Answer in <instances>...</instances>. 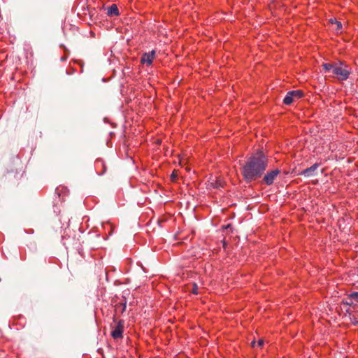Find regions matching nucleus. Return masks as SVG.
<instances>
[{
	"label": "nucleus",
	"instance_id": "nucleus-9",
	"mask_svg": "<svg viewBox=\"0 0 358 358\" xmlns=\"http://www.w3.org/2000/svg\"><path fill=\"white\" fill-rule=\"evenodd\" d=\"M107 15L108 16H118L120 15L118 8L116 4H112L108 8Z\"/></svg>",
	"mask_w": 358,
	"mask_h": 358
},
{
	"label": "nucleus",
	"instance_id": "nucleus-18",
	"mask_svg": "<svg viewBox=\"0 0 358 358\" xmlns=\"http://www.w3.org/2000/svg\"><path fill=\"white\" fill-rule=\"evenodd\" d=\"M346 304L347 305H352V301H346Z\"/></svg>",
	"mask_w": 358,
	"mask_h": 358
},
{
	"label": "nucleus",
	"instance_id": "nucleus-20",
	"mask_svg": "<svg viewBox=\"0 0 358 358\" xmlns=\"http://www.w3.org/2000/svg\"><path fill=\"white\" fill-rule=\"evenodd\" d=\"M251 345H252V346H253V347H254V346L255 345V341H252V342L251 343Z\"/></svg>",
	"mask_w": 358,
	"mask_h": 358
},
{
	"label": "nucleus",
	"instance_id": "nucleus-7",
	"mask_svg": "<svg viewBox=\"0 0 358 358\" xmlns=\"http://www.w3.org/2000/svg\"><path fill=\"white\" fill-rule=\"evenodd\" d=\"M69 192L68 188L64 185H59L55 189V193L62 201H64V198L69 194Z\"/></svg>",
	"mask_w": 358,
	"mask_h": 358
},
{
	"label": "nucleus",
	"instance_id": "nucleus-11",
	"mask_svg": "<svg viewBox=\"0 0 358 358\" xmlns=\"http://www.w3.org/2000/svg\"><path fill=\"white\" fill-rule=\"evenodd\" d=\"M179 172L178 170H173L171 175V179L173 182H176L178 177Z\"/></svg>",
	"mask_w": 358,
	"mask_h": 358
},
{
	"label": "nucleus",
	"instance_id": "nucleus-12",
	"mask_svg": "<svg viewBox=\"0 0 358 358\" xmlns=\"http://www.w3.org/2000/svg\"><path fill=\"white\" fill-rule=\"evenodd\" d=\"M350 298L351 299L357 300V299H358V292H352V294H350Z\"/></svg>",
	"mask_w": 358,
	"mask_h": 358
},
{
	"label": "nucleus",
	"instance_id": "nucleus-15",
	"mask_svg": "<svg viewBox=\"0 0 358 358\" xmlns=\"http://www.w3.org/2000/svg\"><path fill=\"white\" fill-rule=\"evenodd\" d=\"M197 289H198V287H197L196 285H195V284H194V287H193V289H192V292H193L194 294H198V292H197Z\"/></svg>",
	"mask_w": 358,
	"mask_h": 358
},
{
	"label": "nucleus",
	"instance_id": "nucleus-4",
	"mask_svg": "<svg viewBox=\"0 0 358 358\" xmlns=\"http://www.w3.org/2000/svg\"><path fill=\"white\" fill-rule=\"evenodd\" d=\"M156 57V51L152 50L149 52L143 53L141 57V63L143 65L151 66Z\"/></svg>",
	"mask_w": 358,
	"mask_h": 358
},
{
	"label": "nucleus",
	"instance_id": "nucleus-1",
	"mask_svg": "<svg viewBox=\"0 0 358 358\" xmlns=\"http://www.w3.org/2000/svg\"><path fill=\"white\" fill-rule=\"evenodd\" d=\"M268 165V159L262 151L251 156L242 168V174L248 181L255 180L262 176Z\"/></svg>",
	"mask_w": 358,
	"mask_h": 358
},
{
	"label": "nucleus",
	"instance_id": "nucleus-22",
	"mask_svg": "<svg viewBox=\"0 0 358 358\" xmlns=\"http://www.w3.org/2000/svg\"><path fill=\"white\" fill-rule=\"evenodd\" d=\"M55 213H59L60 211H59H59H57V208H55Z\"/></svg>",
	"mask_w": 358,
	"mask_h": 358
},
{
	"label": "nucleus",
	"instance_id": "nucleus-21",
	"mask_svg": "<svg viewBox=\"0 0 358 358\" xmlns=\"http://www.w3.org/2000/svg\"><path fill=\"white\" fill-rule=\"evenodd\" d=\"M182 164H183V160H182V159H180V164L181 166H182Z\"/></svg>",
	"mask_w": 358,
	"mask_h": 358
},
{
	"label": "nucleus",
	"instance_id": "nucleus-10",
	"mask_svg": "<svg viewBox=\"0 0 358 358\" xmlns=\"http://www.w3.org/2000/svg\"><path fill=\"white\" fill-rule=\"evenodd\" d=\"M213 187H223L224 185V181L221 178H217L215 183H212Z\"/></svg>",
	"mask_w": 358,
	"mask_h": 358
},
{
	"label": "nucleus",
	"instance_id": "nucleus-17",
	"mask_svg": "<svg viewBox=\"0 0 358 358\" xmlns=\"http://www.w3.org/2000/svg\"><path fill=\"white\" fill-rule=\"evenodd\" d=\"M231 225L227 224L226 227H223L224 229H228Z\"/></svg>",
	"mask_w": 358,
	"mask_h": 358
},
{
	"label": "nucleus",
	"instance_id": "nucleus-8",
	"mask_svg": "<svg viewBox=\"0 0 358 358\" xmlns=\"http://www.w3.org/2000/svg\"><path fill=\"white\" fill-rule=\"evenodd\" d=\"M320 164L315 163L313 166H311L309 168L303 170L301 174L305 176H310L314 175V172L317 170V169L320 166Z\"/></svg>",
	"mask_w": 358,
	"mask_h": 358
},
{
	"label": "nucleus",
	"instance_id": "nucleus-19",
	"mask_svg": "<svg viewBox=\"0 0 358 358\" xmlns=\"http://www.w3.org/2000/svg\"><path fill=\"white\" fill-rule=\"evenodd\" d=\"M101 163H102V162H101V161H99V160H97V161L96 162V165H98L99 164H101Z\"/></svg>",
	"mask_w": 358,
	"mask_h": 358
},
{
	"label": "nucleus",
	"instance_id": "nucleus-23",
	"mask_svg": "<svg viewBox=\"0 0 358 358\" xmlns=\"http://www.w3.org/2000/svg\"><path fill=\"white\" fill-rule=\"evenodd\" d=\"M355 323L358 324V321H356Z\"/></svg>",
	"mask_w": 358,
	"mask_h": 358
},
{
	"label": "nucleus",
	"instance_id": "nucleus-2",
	"mask_svg": "<svg viewBox=\"0 0 358 358\" xmlns=\"http://www.w3.org/2000/svg\"><path fill=\"white\" fill-rule=\"evenodd\" d=\"M323 69L329 76L335 78L340 81L346 80L351 73V68L343 62L324 63Z\"/></svg>",
	"mask_w": 358,
	"mask_h": 358
},
{
	"label": "nucleus",
	"instance_id": "nucleus-16",
	"mask_svg": "<svg viewBox=\"0 0 358 358\" xmlns=\"http://www.w3.org/2000/svg\"><path fill=\"white\" fill-rule=\"evenodd\" d=\"M264 340L263 339H259L257 342V345L259 346V347H262L263 345H264Z\"/></svg>",
	"mask_w": 358,
	"mask_h": 358
},
{
	"label": "nucleus",
	"instance_id": "nucleus-3",
	"mask_svg": "<svg viewBox=\"0 0 358 358\" xmlns=\"http://www.w3.org/2000/svg\"><path fill=\"white\" fill-rule=\"evenodd\" d=\"M303 95V92L299 90L289 91L287 92L285 97L284 98L283 103L285 105H290L294 101H296L302 98Z\"/></svg>",
	"mask_w": 358,
	"mask_h": 358
},
{
	"label": "nucleus",
	"instance_id": "nucleus-6",
	"mask_svg": "<svg viewBox=\"0 0 358 358\" xmlns=\"http://www.w3.org/2000/svg\"><path fill=\"white\" fill-rule=\"evenodd\" d=\"M279 173L280 171L278 169H275L270 172H268L263 178L264 182L268 185L273 184L274 180Z\"/></svg>",
	"mask_w": 358,
	"mask_h": 358
},
{
	"label": "nucleus",
	"instance_id": "nucleus-13",
	"mask_svg": "<svg viewBox=\"0 0 358 358\" xmlns=\"http://www.w3.org/2000/svg\"><path fill=\"white\" fill-rule=\"evenodd\" d=\"M336 30L337 31H339L342 29V24L341 22H336Z\"/></svg>",
	"mask_w": 358,
	"mask_h": 358
},
{
	"label": "nucleus",
	"instance_id": "nucleus-14",
	"mask_svg": "<svg viewBox=\"0 0 358 358\" xmlns=\"http://www.w3.org/2000/svg\"><path fill=\"white\" fill-rule=\"evenodd\" d=\"M120 307H122V312H124L125 310V308H126V304L125 303L124 304L120 303V304L117 305V309L120 308Z\"/></svg>",
	"mask_w": 358,
	"mask_h": 358
},
{
	"label": "nucleus",
	"instance_id": "nucleus-5",
	"mask_svg": "<svg viewBox=\"0 0 358 358\" xmlns=\"http://www.w3.org/2000/svg\"><path fill=\"white\" fill-rule=\"evenodd\" d=\"M124 329V321L119 320L114 329L111 331V336L114 339L122 338Z\"/></svg>",
	"mask_w": 358,
	"mask_h": 358
}]
</instances>
